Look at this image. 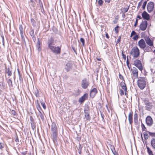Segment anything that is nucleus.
Masks as SVG:
<instances>
[{"label": "nucleus", "mask_w": 155, "mask_h": 155, "mask_svg": "<svg viewBox=\"0 0 155 155\" xmlns=\"http://www.w3.org/2000/svg\"><path fill=\"white\" fill-rule=\"evenodd\" d=\"M137 85L141 89H143L146 86V81L144 77L139 78L137 81Z\"/></svg>", "instance_id": "obj_1"}, {"label": "nucleus", "mask_w": 155, "mask_h": 155, "mask_svg": "<svg viewBox=\"0 0 155 155\" xmlns=\"http://www.w3.org/2000/svg\"><path fill=\"white\" fill-rule=\"evenodd\" d=\"M134 58H137L140 55V50L137 46H134L131 50L130 53Z\"/></svg>", "instance_id": "obj_2"}, {"label": "nucleus", "mask_w": 155, "mask_h": 155, "mask_svg": "<svg viewBox=\"0 0 155 155\" xmlns=\"http://www.w3.org/2000/svg\"><path fill=\"white\" fill-rule=\"evenodd\" d=\"M51 130L52 133V138L53 141H54V140L56 139L58 133L57 128L55 124L52 123V124Z\"/></svg>", "instance_id": "obj_3"}, {"label": "nucleus", "mask_w": 155, "mask_h": 155, "mask_svg": "<svg viewBox=\"0 0 155 155\" xmlns=\"http://www.w3.org/2000/svg\"><path fill=\"white\" fill-rule=\"evenodd\" d=\"M49 48L53 53L56 54H59L61 53V48L59 47L53 46Z\"/></svg>", "instance_id": "obj_4"}, {"label": "nucleus", "mask_w": 155, "mask_h": 155, "mask_svg": "<svg viewBox=\"0 0 155 155\" xmlns=\"http://www.w3.org/2000/svg\"><path fill=\"white\" fill-rule=\"evenodd\" d=\"M131 71L132 78L134 80L138 77V71L137 68L135 67H133L132 69H130Z\"/></svg>", "instance_id": "obj_5"}, {"label": "nucleus", "mask_w": 155, "mask_h": 155, "mask_svg": "<svg viewBox=\"0 0 155 155\" xmlns=\"http://www.w3.org/2000/svg\"><path fill=\"white\" fill-rule=\"evenodd\" d=\"M133 64L137 68L140 70L142 71L143 70V66L141 61L138 59H136L134 61Z\"/></svg>", "instance_id": "obj_6"}, {"label": "nucleus", "mask_w": 155, "mask_h": 155, "mask_svg": "<svg viewBox=\"0 0 155 155\" xmlns=\"http://www.w3.org/2000/svg\"><path fill=\"white\" fill-rule=\"evenodd\" d=\"M56 40H54V38L51 36L50 38H49L47 42V44L48 48H49L53 46L55 44L56 42Z\"/></svg>", "instance_id": "obj_7"}, {"label": "nucleus", "mask_w": 155, "mask_h": 155, "mask_svg": "<svg viewBox=\"0 0 155 155\" xmlns=\"http://www.w3.org/2000/svg\"><path fill=\"white\" fill-rule=\"evenodd\" d=\"M89 84L88 80L85 78L82 81L81 87L83 89H86L88 87Z\"/></svg>", "instance_id": "obj_8"}, {"label": "nucleus", "mask_w": 155, "mask_h": 155, "mask_svg": "<svg viewBox=\"0 0 155 155\" xmlns=\"http://www.w3.org/2000/svg\"><path fill=\"white\" fill-rule=\"evenodd\" d=\"M147 44L150 46H153V42L152 41L148 36H146L144 38Z\"/></svg>", "instance_id": "obj_9"}, {"label": "nucleus", "mask_w": 155, "mask_h": 155, "mask_svg": "<svg viewBox=\"0 0 155 155\" xmlns=\"http://www.w3.org/2000/svg\"><path fill=\"white\" fill-rule=\"evenodd\" d=\"M154 4L153 2H150L148 3L147 5V11L149 13L151 12L154 8Z\"/></svg>", "instance_id": "obj_10"}, {"label": "nucleus", "mask_w": 155, "mask_h": 155, "mask_svg": "<svg viewBox=\"0 0 155 155\" xmlns=\"http://www.w3.org/2000/svg\"><path fill=\"white\" fill-rule=\"evenodd\" d=\"M146 44L144 40L143 39H141L138 43V45L141 49H143L145 47Z\"/></svg>", "instance_id": "obj_11"}, {"label": "nucleus", "mask_w": 155, "mask_h": 155, "mask_svg": "<svg viewBox=\"0 0 155 155\" xmlns=\"http://www.w3.org/2000/svg\"><path fill=\"white\" fill-rule=\"evenodd\" d=\"M147 25V21H142L140 24V28L141 30L144 31L145 30Z\"/></svg>", "instance_id": "obj_12"}, {"label": "nucleus", "mask_w": 155, "mask_h": 155, "mask_svg": "<svg viewBox=\"0 0 155 155\" xmlns=\"http://www.w3.org/2000/svg\"><path fill=\"white\" fill-rule=\"evenodd\" d=\"M72 64L71 61H69L67 63L65 67V69L67 72H68L71 70Z\"/></svg>", "instance_id": "obj_13"}, {"label": "nucleus", "mask_w": 155, "mask_h": 155, "mask_svg": "<svg viewBox=\"0 0 155 155\" xmlns=\"http://www.w3.org/2000/svg\"><path fill=\"white\" fill-rule=\"evenodd\" d=\"M146 122L147 125L149 126L152 125L153 124L152 118L150 116H148L146 117Z\"/></svg>", "instance_id": "obj_14"}, {"label": "nucleus", "mask_w": 155, "mask_h": 155, "mask_svg": "<svg viewBox=\"0 0 155 155\" xmlns=\"http://www.w3.org/2000/svg\"><path fill=\"white\" fill-rule=\"evenodd\" d=\"M89 108L87 107L85 108L84 110V115L86 119L87 120H89L90 119L91 117L89 115Z\"/></svg>", "instance_id": "obj_15"}, {"label": "nucleus", "mask_w": 155, "mask_h": 155, "mask_svg": "<svg viewBox=\"0 0 155 155\" xmlns=\"http://www.w3.org/2000/svg\"><path fill=\"white\" fill-rule=\"evenodd\" d=\"M88 94L87 93L85 94L81 97L79 98L78 101L81 103H83L84 101L87 98Z\"/></svg>", "instance_id": "obj_16"}, {"label": "nucleus", "mask_w": 155, "mask_h": 155, "mask_svg": "<svg viewBox=\"0 0 155 155\" xmlns=\"http://www.w3.org/2000/svg\"><path fill=\"white\" fill-rule=\"evenodd\" d=\"M142 16L144 19L148 20L150 19V15L146 11H144L142 14Z\"/></svg>", "instance_id": "obj_17"}, {"label": "nucleus", "mask_w": 155, "mask_h": 155, "mask_svg": "<svg viewBox=\"0 0 155 155\" xmlns=\"http://www.w3.org/2000/svg\"><path fill=\"white\" fill-rule=\"evenodd\" d=\"M97 90L96 88H94L90 91V95L91 97L93 98L97 93Z\"/></svg>", "instance_id": "obj_18"}, {"label": "nucleus", "mask_w": 155, "mask_h": 155, "mask_svg": "<svg viewBox=\"0 0 155 155\" xmlns=\"http://www.w3.org/2000/svg\"><path fill=\"white\" fill-rule=\"evenodd\" d=\"M133 114L132 111L130 112L128 115V119L129 124L131 125L133 123Z\"/></svg>", "instance_id": "obj_19"}, {"label": "nucleus", "mask_w": 155, "mask_h": 155, "mask_svg": "<svg viewBox=\"0 0 155 155\" xmlns=\"http://www.w3.org/2000/svg\"><path fill=\"white\" fill-rule=\"evenodd\" d=\"M30 34L31 36L33 41L35 42L36 40V37H35L34 30L33 29H31L30 31Z\"/></svg>", "instance_id": "obj_20"}, {"label": "nucleus", "mask_w": 155, "mask_h": 155, "mask_svg": "<svg viewBox=\"0 0 155 155\" xmlns=\"http://www.w3.org/2000/svg\"><path fill=\"white\" fill-rule=\"evenodd\" d=\"M152 46H147L146 45L145 47L143 49V50L144 52H150L152 51V49L151 48Z\"/></svg>", "instance_id": "obj_21"}, {"label": "nucleus", "mask_w": 155, "mask_h": 155, "mask_svg": "<svg viewBox=\"0 0 155 155\" xmlns=\"http://www.w3.org/2000/svg\"><path fill=\"white\" fill-rule=\"evenodd\" d=\"M120 86L125 91H127V88L126 84L124 82H121L120 83Z\"/></svg>", "instance_id": "obj_22"}, {"label": "nucleus", "mask_w": 155, "mask_h": 155, "mask_svg": "<svg viewBox=\"0 0 155 155\" xmlns=\"http://www.w3.org/2000/svg\"><path fill=\"white\" fill-rule=\"evenodd\" d=\"M138 115L137 113H135L134 115V123L135 125L138 124Z\"/></svg>", "instance_id": "obj_23"}, {"label": "nucleus", "mask_w": 155, "mask_h": 155, "mask_svg": "<svg viewBox=\"0 0 155 155\" xmlns=\"http://www.w3.org/2000/svg\"><path fill=\"white\" fill-rule=\"evenodd\" d=\"M41 43L39 41V39L38 38V41H37L36 47L37 48H38V51H40L41 49Z\"/></svg>", "instance_id": "obj_24"}, {"label": "nucleus", "mask_w": 155, "mask_h": 155, "mask_svg": "<svg viewBox=\"0 0 155 155\" xmlns=\"http://www.w3.org/2000/svg\"><path fill=\"white\" fill-rule=\"evenodd\" d=\"M150 143L153 148L155 149V138H152L150 142Z\"/></svg>", "instance_id": "obj_25"}, {"label": "nucleus", "mask_w": 155, "mask_h": 155, "mask_svg": "<svg viewBox=\"0 0 155 155\" xmlns=\"http://www.w3.org/2000/svg\"><path fill=\"white\" fill-rule=\"evenodd\" d=\"M44 113L43 111L39 112L38 116L40 117L42 120H44Z\"/></svg>", "instance_id": "obj_26"}, {"label": "nucleus", "mask_w": 155, "mask_h": 155, "mask_svg": "<svg viewBox=\"0 0 155 155\" xmlns=\"http://www.w3.org/2000/svg\"><path fill=\"white\" fill-rule=\"evenodd\" d=\"M5 72L6 74H8V76H11L12 75V72L11 71H10V69L8 68V69L6 68Z\"/></svg>", "instance_id": "obj_27"}, {"label": "nucleus", "mask_w": 155, "mask_h": 155, "mask_svg": "<svg viewBox=\"0 0 155 155\" xmlns=\"http://www.w3.org/2000/svg\"><path fill=\"white\" fill-rule=\"evenodd\" d=\"M147 149L149 155H153V154L152 150L148 147L147 146Z\"/></svg>", "instance_id": "obj_28"}, {"label": "nucleus", "mask_w": 155, "mask_h": 155, "mask_svg": "<svg viewBox=\"0 0 155 155\" xmlns=\"http://www.w3.org/2000/svg\"><path fill=\"white\" fill-rule=\"evenodd\" d=\"M112 151L114 155H117L118 153L115 151V149L114 146L111 147V148Z\"/></svg>", "instance_id": "obj_29"}, {"label": "nucleus", "mask_w": 155, "mask_h": 155, "mask_svg": "<svg viewBox=\"0 0 155 155\" xmlns=\"http://www.w3.org/2000/svg\"><path fill=\"white\" fill-rule=\"evenodd\" d=\"M144 102L145 104V105H146V106L147 107H150L152 105L151 104L150 102H149V101L147 100H145Z\"/></svg>", "instance_id": "obj_30"}, {"label": "nucleus", "mask_w": 155, "mask_h": 155, "mask_svg": "<svg viewBox=\"0 0 155 155\" xmlns=\"http://www.w3.org/2000/svg\"><path fill=\"white\" fill-rule=\"evenodd\" d=\"M41 105L42 106L43 108L44 109H45L46 108V107L45 105V104L44 101H43V100H41Z\"/></svg>", "instance_id": "obj_31"}, {"label": "nucleus", "mask_w": 155, "mask_h": 155, "mask_svg": "<svg viewBox=\"0 0 155 155\" xmlns=\"http://www.w3.org/2000/svg\"><path fill=\"white\" fill-rule=\"evenodd\" d=\"M36 107L38 110L39 111V112L40 111H41V109L40 107V104L38 103H37V104H36Z\"/></svg>", "instance_id": "obj_32"}, {"label": "nucleus", "mask_w": 155, "mask_h": 155, "mask_svg": "<svg viewBox=\"0 0 155 155\" xmlns=\"http://www.w3.org/2000/svg\"><path fill=\"white\" fill-rule=\"evenodd\" d=\"M19 30L20 31V33L21 36H22V35H23V28L22 25H20L19 26Z\"/></svg>", "instance_id": "obj_33"}, {"label": "nucleus", "mask_w": 155, "mask_h": 155, "mask_svg": "<svg viewBox=\"0 0 155 155\" xmlns=\"http://www.w3.org/2000/svg\"><path fill=\"white\" fill-rule=\"evenodd\" d=\"M7 83L10 87H12V81L10 79H8L7 81Z\"/></svg>", "instance_id": "obj_34"}, {"label": "nucleus", "mask_w": 155, "mask_h": 155, "mask_svg": "<svg viewBox=\"0 0 155 155\" xmlns=\"http://www.w3.org/2000/svg\"><path fill=\"white\" fill-rule=\"evenodd\" d=\"M143 135L144 138L145 140H146L148 139L149 137V136L148 135V134L146 132L143 133Z\"/></svg>", "instance_id": "obj_35"}, {"label": "nucleus", "mask_w": 155, "mask_h": 155, "mask_svg": "<svg viewBox=\"0 0 155 155\" xmlns=\"http://www.w3.org/2000/svg\"><path fill=\"white\" fill-rule=\"evenodd\" d=\"M34 94H35L36 96L37 97H39V94L38 90L36 89L35 91Z\"/></svg>", "instance_id": "obj_36"}, {"label": "nucleus", "mask_w": 155, "mask_h": 155, "mask_svg": "<svg viewBox=\"0 0 155 155\" xmlns=\"http://www.w3.org/2000/svg\"><path fill=\"white\" fill-rule=\"evenodd\" d=\"M147 133H148L149 135L151 137H155V133H152L149 131H147Z\"/></svg>", "instance_id": "obj_37"}, {"label": "nucleus", "mask_w": 155, "mask_h": 155, "mask_svg": "<svg viewBox=\"0 0 155 155\" xmlns=\"http://www.w3.org/2000/svg\"><path fill=\"white\" fill-rule=\"evenodd\" d=\"M80 41L82 43V46H84V39L82 38H81L80 39Z\"/></svg>", "instance_id": "obj_38"}, {"label": "nucleus", "mask_w": 155, "mask_h": 155, "mask_svg": "<svg viewBox=\"0 0 155 155\" xmlns=\"http://www.w3.org/2000/svg\"><path fill=\"white\" fill-rule=\"evenodd\" d=\"M126 64H127V66L128 67L129 69L130 70L131 68V67H130L129 62L128 59V58H127V61H126Z\"/></svg>", "instance_id": "obj_39"}, {"label": "nucleus", "mask_w": 155, "mask_h": 155, "mask_svg": "<svg viewBox=\"0 0 155 155\" xmlns=\"http://www.w3.org/2000/svg\"><path fill=\"white\" fill-rule=\"evenodd\" d=\"M142 129L143 130L145 131H147V128L146 127H145V125L143 124L142 123Z\"/></svg>", "instance_id": "obj_40"}, {"label": "nucleus", "mask_w": 155, "mask_h": 155, "mask_svg": "<svg viewBox=\"0 0 155 155\" xmlns=\"http://www.w3.org/2000/svg\"><path fill=\"white\" fill-rule=\"evenodd\" d=\"M21 37L22 40V43L24 44L25 45H26V43L25 39V38L23 36V35H22V36H21Z\"/></svg>", "instance_id": "obj_41"}, {"label": "nucleus", "mask_w": 155, "mask_h": 155, "mask_svg": "<svg viewBox=\"0 0 155 155\" xmlns=\"http://www.w3.org/2000/svg\"><path fill=\"white\" fill-rule=\"evenodd\" d=\"M11 114L13 115H16L17 114L15 110H12L11 111Z\"/></svg>", "instance_id": "obj_42"}, {"label": "nucleus", "mask_w": 155, "mask_h": 155, "mask_svg": "<svg viewBox=\"0 0 155 155\" xmlns=\"http://www.w3.org/2000/svg\"><path fill=\"white\" fill-rule=\"evenodd\" d=\"M147 1H145L143 4V5H142V8L143 9H144L145 8L146 6V5L147 4Z\"/></svg>", "instance_id": "obj_43"}, {"label": "nucleus", "mask_w": 155, "mask_h": 155, "mask_svg": "<svg viewBox=\"0 0 155 155\" xmlns=\"http://www.w3.org/2000/svg\"><path fill=\"white\" fill-rule=\"evenodd\" d=\"M139 38V36L138 35H136L133 38V39L135 41H137Z\"/></svg>", "instance_id": "obj_44"}, {"label": "nucleus", "mask_w": 155, "mask_h": 155, "mask_svg": "<svg viewBox=\"0 0 155 155\" xmlns=\"http://www.w3.org/2000/svg\"><path fill=\"white\" fill-rule=\"evenodd\" d=\"M119 27V26L117 25L114 28V31L116 33H118V28Z\"/></svg>", "instance_id": "obj_45"}, {"label": "nucleus", "mask_w": 155, "mask_h": 155, "mask_svg": "<svg viewBox=\"0 0 155 155\" xmlns=\"http://www.w3.org/2000/svg\"><path fill=\"white\" fill-rule=\"evenodd\" d=\"M18 76H19V80L20 81V83H21L23 81V79L22 78V77L21 75H18Z\"/></svg>", "instance_id": "obj_46"}, {"label": "nucleus", "mask_w": 155, "mask_h": 155, "mask_svg": "<svg viewBox=\"0 0 155 155\" xmlns=\"http://www.w3.org/2000/svg\"><path fill=\"white\" fill-rule=\"evenodd\" d=\"M103 1L102 0H99L98 1V3L99 5L101 6L103 4Z\"/></svg>", "instance_id": "obj_47"}, {"label": "nucleus", "mask_w": 155, "mask_h": 155, "mask_svg": "<svg viewBox=\"0 0 155 155\" xmlns=\"http://www.w3.org/2000/svg\"><path fill=\"white\" fill-rule=\"evenodd\" d=\"M142 1H143V0H141L140 1V2H139V3H138V6H137L138 8H139L140 7L141 5H142Z\"/></svg>", "instance_id": "obj_48"}, {"label": "nucleus", "mask_w": 155, "mask_h": 155, "mask_svg": "<svg viewBox=\"0 0 155 155\" xmlns=\"http://www.w3.org/2000/svg\"><path fill=\"white\" fill-rule=\"evenodd\" d=\"M136 33L134 31H132L130 37H132L133 35H136Z\"/></svg>", "instance_id": "obj_49"}, {"label": "nucleus", "mask_w": 155, "mask_h": 155, "mask_svg": "<svg viewBox=\"0 0 155 155\" xmlns=\"http://www.w3.org/2000/svg\"><path fill=\"white\" fill-rule=\"evenodd\" d=\"M15 140L16 143H18L19 142V139L17 135H16L15 136Z\"/></svg>", "instance_id": "obj_50"}, {"label": "nucleus", "mask_w": 155, "mask_h": 155, "mask_svg": "<svg viewBox=\"0 0 155 155\" xmlns=\"http://www.w3.org/2000/svg\"><path fill=\"white\" fill-rule=\"evenodd\" d=\"M121 37L120 36H119L117 41H116V44H117L120 42V41Z\"/></svg>", "instance_id": "obj_51"}, {"label": "nucleus", "mask_w": 155, "mask_h": 155, "mask_svg": "<svg viewBox=\"0 0 155 155\" xmlns=\"http://www.w3.org/2000/svg\"><path fill=\"white\" fill-rule=\"evenodd\" d=\"M31 21L32 25H34L35 23V20L33 18H31Z\"/></svg>", "instance_id": "obj_52"}, {"label": "nucleus", "mask_w": 155, "mask_h": 155, "mask_svg": "<svg viewBox=\"0 0 155 155\" xmlns=\"http://www.w3.org/2000/svg\"><path fill=\"white\" fill-rule=\"evenodd\" d=\"M4 144L2 143H0V150H2V149L4 148Z\"/></svg>", "instance_id": "obj_53"}, {"label": "nucleus", "mask_w": 155, "mask_h": 155, "mask_svg": "<svg viewBox=\"0 0 155 155\" xmlns=\"http://www.w3.org/2000/svg\"><path fill=\"white\" fill-rule=\"evenodd\" d=\"M120 94L121 96H122V95H123L124 94V92L122 90L120 89Z\"/></svg>", "instance_id": "obj_54"}, {"label": "nucleus", "mask_w": 155, "mask_h": 155, "mask_svg": "<svg viewBox=\"0 0 155 155\" xmlns=\"http://www.w3.org/2000/svg\"><path fill=\"white\" fill-rule=\"evenodd\" d=\"M31 126L33 129L35 128L36 125L35 123L32 124V125H31Z\"/></svg>", "instance_id": "obj_55"}, {"label": "nucleus", "mask_w": 155, "mask_h": 155, "mask_svg": "<svg viewBox=\"0 0 155 155\" xmlns=\"http://www.w3.org/2000/svg\"><path fill=\"white\" fill-rule=\"evenodd\" d=\"M119 77L120 79L124 80L123 77L120 74H119Z\"/></svg>", "instance_id": "obj_56"}, {"label": "nucleus", "mask_w": 155, "mask_h": 155, "mask_svg": "<svg viewBox=\"0 0 155 155\" xmlns=\"http://www.w3.org/2000/svg\"><path fill=\"white\" fill-rule=\"evenodd\" d=\"M122 57L123 58L124 60H125L126 59V55L123 54V51L122 52Z\"/></svg>", "instance_id": "obj_57"}, {"label": "nucleus", "mask_w": 155, "mask_h": 155, "mask_svg": "<svg viewBox=\"0 0 155 155\" xmlns=\"http://www.w3.org/2000/svg\"><path fill=\"white\" fill-rule=\"evenodd\" d=\"M2 42L3 43V45L4 46L5 45V43H4V38L3 36H2Z\"/></svg>", "instance_id": "obj_58"}, {"label": "nucleus", "mask_w": 155, "mask_h": 155, "mask_svg": "<svg viewBox=\"0 0 155 155\" xmlns=\"http://www.w3.org/2000/svg\"><path fill=\"white\" fill-rule=\"evenodd\" d=\"M137 23H138V19H136V21H135V23L134 24V26H135V27H136L137 26Z\"/></svg>", "instance_id": "obj_59"}, {"label": "nucleus", "mask_w": 155, "mask_h": 155, "mask_svg": "<svg viewBox=\"0 0 155 155\" xmlns=\"http://www.w3.org/2000/svg\"><path fill=\"white\" fill-rule=\"evenodd\" d=\"M101 118H102V120H104V114H102L101 113Z\"/></svg>", "instance_id": "obj_60"}, {"label": "nucleus", "mask_w": 155, "mask_h": 155, "mask_svg": "<svg viewBox=\"0 0 155 155\" xmlns=\"http://www.w3.org/2000/svg\"><path fill=\"white\" fill-rule=\"evenodd\" d=\"M105 2L107 3H109L110 1V0H104Z\"/></svg>", "instance_id": "obj_61"}, {"label": "nucleus", "mask_w": 155, "mask_h": 155, "mask_svg": "<svg viewBox=\"0 0 155 155\" xmlns=\"http://www.w3.org/2000/svg\"><path fill=\"white\" fill-rule=\"evenodd\" d=\"M106 35V38H107V39H108L109 38V35H108V33H106V35Z\"/></svg>", "instance_id": "obj_62"}, {"label": "nucleus", "mask_w": 155, "mask_h": 155, "mask_svg": "<svg viewBox=\"0 0 155 155\" xmlns=\"http://www.w3.org/2000/svg\"><path fill=\"white\" fill-rule=\"evenodd\" d=\"M128 8H125L124 9V11L125 12H127V11L128 10Z\"/></svg>", "instance_id": "obj_63"}, {"label": "nucleus", "mask_w": 155, "mask_h": 155, "mask_svg": "<svg viewBox=\"0 0 155 155\" xmlns=\"http://www.w3.org/2000/svg\"><path fill=\"white\" fill-rule=\"evenodd\" d=\"M30 121H33L34 120V119L32 116H30Z\"/></svg>", "instance_id": "obj_64"}]
</instances>
